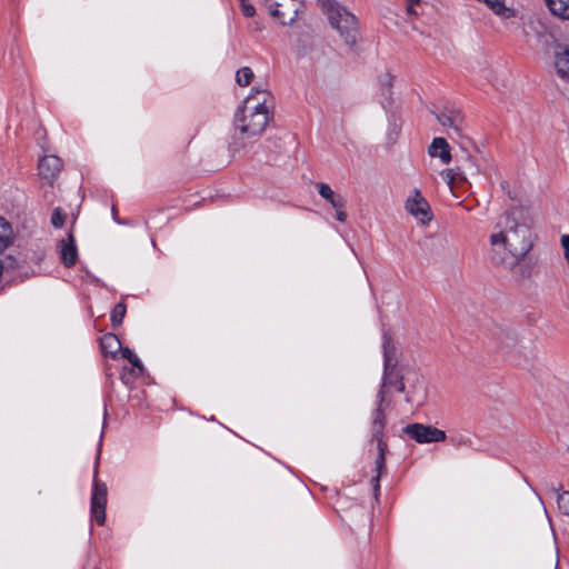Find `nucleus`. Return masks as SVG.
I'll list each match as a JSON object with an SVG mask.
<instances>
[{
    "instance_id": "nucleus-1",
    "label": "nucleus",
    "mask_w": 569,
    "mask_h": 569,
    "mask_svg": "<svg viewBox=\"0 0 569 569\" xmlns=\"http://www.w3.org/2000/svg\"><path fill=\"white\" fill-rule=\"evenodd\" d=\"M272 100L267 90L253 88L236 110L229 151L233 156L247 154L271 120Z\"/></svg>"
},
{
    "instance_id": "nucleus-2",
    "label": "nucleus",
    "mask_w": 569,
    "mask_h": 569,
    "mask_svg": "<svg viewBox=\"0 0 569 569\" xmlns=\"http://www.w3.org/2000/svg\"><path fill=\"white\" fill-rule=\"evenodd\" d=\"M531 249L530 230L510 213L502 214L490 234V254L495 263L516 267Z\"/></svg>"
},
{
    "instance_id": "nucleus-3",
    "label": "nucleus",
    "mask_w": 569,
    "mask_h": 569,
    "mask_svg": "<svg viewBox=\"0 0 569 569\" xmlns=\"http://www.w3.org/2000/svg\"><path fill=\"white\" fill-rule=\"evenodd\" d=\"M330 26L347 44H353L358 34L356 17L336 0H318Z\"/></svg>"
},
{
    "instance_id": "nucleus-4",
    "label": "nucleus",
    "mask_w": 569,
    "mask_h": 569,
    "mask_svg": "<svg viewBox=\"0 0 569 569\" xmlns=\"http://www.w3.org/2000/svg\"><path fill=\"white\" fill-rule=\"evenodd\" d=\"M270 14L281 24L288 26L296 21L301 8L300 0H263Z\"/></svg>"
},
{
    "instance_id": "nucleus-5",
    "label": "nucleus",
    "mask_w": 569,
    "mask_h": 569,
    "mask_svg": "<svg viewBox=\"0 0 569 569\" xmlns=\"http://www.w3.org/2000/svg\"><path fill=\"white\" fill-rule=\"evenodd\" d=\"M98 466L94 468L93 488L91 493V517L98 525L106 521L107 486L97 479Z\"/></svg>"
},
{
    "instance_id": "nucleus-6",
    "label": "nucleus",
    "mask_w": 569,
    "mask_h": 569,
    "mask_svg": "<svg viewBox=\"0 0 569 569\" xmlns=\"http://www.w3.org/2000/svg\"><path fill=\"white\" fill-rule=\"evenodd\" d=\"M406 432L419 443L440 442L446 439V432L443 430L421 423L407 426Z\"/></svg>"
},
{
    "instance_id": "nucleus-7",
    "label": "nucleus",
    "mask_w": 569,
    "mask_h": 569,
    "mask_svg": "<svg viewBox=\"0 0 569 569\" xmlns=\"http://www.w3.org/2000/svg\"><path fill=\"white\" fill-rule=\"evenodd\" d=\"M383 356H385V372H383V385H395L398 391H405V385L398 379V375L395 373V348L391 340L387 337L383 339Z\"/></svg>"
},
{
    "instance_id": "nucleus-8",
    "label": "nucleus",
    "mask_w": 569,
    "mask_h": 569,
    "mask_svg": "<svg viewBox=\"0 0 569 569\" xmlns=\"http://www.w3.org/2000/svg\"><path fill=\"white\" fill-rule=\"evenodd\" d=\"M406 210L422 223L432 219L429 203L418 189H415L412 196L406 201Z\"/></svg>"
},
{
    "instance_id": "nucleus-9",
    "label": "nucleus",
    "mask_w": 569,
    "mask_h": 569,
    "mask_svg": "<svg viewBox=\"0 0 569 569\" xmlns=\"http://www.w3.org/2000/svg\"><path fill=\"white\" fill-rule=\"evenodd\" d=\"M62 168V162L57 156H44L39 160L38 169L42 179L52 183Z\"/></svg>"
},
{
    "instance_id": "nucleus-10",
    "label": "nucleus",
    "mask_w": 569,
    "mask_h": 569,
    "mask_svg": "<svg viewBox=\"0 0 569 569\" xmlns=\"http://www.w3.org/2000/svg\"><path fill=\"white\" fill-rule=\"evenodd\" d=\"M428 154L438 158L442 164H449L452 160L451 149L445 138H433L428 147Z\"/></svg>"
},
{
    "instance_id": "nucleus-11",
    "label": "nucleus",
    "mask_w": 569,
    "mask_h": 569,
    "mask_svg": "<svg viewBox=\"0 0 569 569\" xmlns=\"http://www.w3.org/2000/svg\"><path fill=\"white\" fill-rule=\"evenodd\" d=\"M60 258L66 267H71L76 263L78 258V249L74 242V237L70 232L66 240L60 242Z\"/></svg>"
},
{
    "instance_id": "nucleus-12",
    "label": "nucleus",
    "mask_w": 569,
    "mask_h": 569,
    "mask_svg": "<svg viewBox=\"0 0 569 569\" xmlns=\"http://www.w3.org/2000/svg\"><path fill=\"white\" fill-rule=\"evenodd\" d=\"M555 69L557 76L569 84V47H561L555 56Z\"/></svg>"
},
{
    "instance_id": "nucleus-13",
    "label": "nucleus",
    "mask_w": 569,
    "mask_h": 569,
    "mask_svg": "<svg viewBox=\"0 0 569 569\" xmlns=\"http://www.w3.org/2000/svg\"><path fill=\"white\" fill-rule=\"evenodd\" d=\"M436 117L441 126L452 128L457 131L462 123V116L460 111L456 109H446L437 113Z\"/></svg>"
},
{
    "instance_id": "nucleus-14",
    "label": "nucleus",
    "mask_w": 569,
    "mask_h": 569,
    "mask_svg": "<svg viewBox=\"0 0 569 569\" xmlns=\"http://www.w3.org/2000/svg\"><path fill=\"white\" fill-rule=\"evenodd\" d=\"M100 346L102 351L112 358H117L118 353L123 349L120 340L113 333L104 335L100 340Z\"/></svg>"
},
{
    "instance_id": "nucleus-15",
    "label": "nucleus",
    "mask_w": 569,
    "mask_h": 569,
    "mask_svg": "<svg viewBox=\"0 0 569 569\" xmlns=\"http://www.w3.org/2000/svg\"><path fill=\"white\" fill-rule=\"evenodd\" d=\"M318 192L323 199L330 202L333 209H343L346 200L340 194L335 193L329 184L319 183Z\"/></svg>"
},
{
    "instance_id": "nucleus-16",
    "label": "nucleus",
    "mask_w": 569,
    "mask_h": 569,
    "mask_svg": "<svg viewBox=\"0 0 569 569\" xmlns=\"http://www.w3.org/2000/svg\"><path fill=\"white\" fill-rule=\"evenodd\" d=\"M549 11L563 20H569V0H545Z\"/></svg>"
},
{
    "instance_id": "nucleus-17",
    "label": "nucleus",
    "mask_w": 569,
    "mask_h": 569,
    "mask_svg": "<svg viewBox=\"0 0 569 569\" xmlns=\"http://www.w3.org/2000/svg\"><path fill=\"white\" fill-rule=\"evenodd\" d=\"M13 232L10 223L0 217V252L7 249L12 242Z\"/></svg>"
},
{
    "instance_id": "nucleus-18",
    "label": "nucleus",
    "mask_w": 569,
    "mask_h": 569,
    "mask_svg": "<svg viewBox=\"0 0 569 569\" xmlns=\"http://www.w3.org/2000/svg\"><path fill=\"white\" fill-rule=\"evenodd\" d=\"M439 174L449 187H452L456 181L463 179L459 168L445 169L441 170Z\"/></svg>"
},
{
    "instance_id": "nucleus-19",
    "label": "nucleus",
    "mask_w": 569,
    "mask_h": 569,
    "mask_svg": "<svg viewBox=\"0 0 569 569\" xmlns=\"http://www.w3.org/2000/svg\"><path fill=\"white\" fill-rule=\"evenodd\" d=\"M253 78V71L249 67H242L236 73V81L239 86H249Z\"/></svg>"
},
{
    "instance_id": "nucleus-20",
    "label": "nucleus",
    "mask_w": 569,
    "mask_h": 569,
    "mask_svg": "<svg viewBox=\"0 0 569 569\" xmlns=\"http://www.w3.org/2000/svg\"><path fill=\"white\" fill-rule=\"evenodd\" d=\"M395 80V74L389 70H385L378 76V83L385 91H389L392 88Z\"/></svg>"
},
{
    "instance_id": "nucleus-21",
    "label": "nucleus",
    "mask_w": 569,
    "mask_h": 569,
    "mask_svg": "<svg viewBox=\"0 0 569 569\" xmlns=\"http://www.w3.org/2000/svg\"><path fill=\"white\" fill-rule=\"evenodd\" d=\"M386 448H387V445L382 440L379 439L378 440L379 456L376 460V468L378 470V475H380L383 469ZM378 478H379V476H377V478L375 479V481H376L375 489L376 490H378V487H379Z\"/></svg>"
},
{
    "instance_id": "nucleus-22",
    "label": "nucleus",
    "mask_w": 569,
    "mask_h": 569,
    "mask_svg": "<svg viewBox=\"0 0 569 569\" xmlns=\"http://www.w3.org/2000/svg\"><path fill=\"white\" fill-rule=\"evenodd\" d=\"M126 315V305L119 302L111 312V322L114 327L120 326Z\"/></svg>"
},
{
    "instance_id": "nucleus-23",
    "label": "nucleus",
    "mask_w": 569,
    "mask_h": 569,
    "mask_svg": "<svg viewBox=\"0 0 569 569\" xmlns=\"http://www.w3.org/2000/svg\"><path fill=\"white\" fill-rule=\"evenodd\" d=\"M121 353H122V357L128 359L130 361V363L136 369H138L140 372H142V370H143L142 362L129 348H123Z\"/></svg>"
},
{
    "instance_id": "nucleus-24",
    "label": "nucleus",
    "mask_w": 569,
    "mask_h": 569,
    "mask_svg": "<svg viewBox=\"0 0 569 569\" xmlns=\"http://www.w3.org/2000/svg\"><path fill=\"white\" fill-rule=\"evenodd\" d=\"M558 507L559 509L569 515V491H563L558 496Z\"/></svg>"
},
{
    "instance_id": "nucleus-25",
    "label": "nucleus",
    "mask_w": 569,
    "mask_h": 569,
    "mask_svg": "<svg viewBox=\"0 0 569 569\" xmlns=\"http://www.w3.org/2000/svg\"><path fill=\"white\" fill-rule=\"evenodd\" d=\"M51 223L56 228H61L64 223V214L62 213L60 208H56L51 216Z\"/></svg>"
},
{
    "instance_id": "nucleus-26",
    "label": "nucleus",
    "mask_w": 569,
    "mask_h": 569,
    "mask_svg": "<svg viewBox=\"0 0 569 569\" xmlns=\"http://www.w3.org/2000/svg\"><path fill=\"white\" fill-rule=\"evenodd\" d=\"M383 428V413L380 409L376 411V417L373 420V431L379 433Z\"/></svg>"
},
{
    "instance_id": "nucleus-27",
    "label": "nucleus",
    "mask_w": 569,
    "mask_h": 569,
    "mask_svg": "<svg viewBox=\"0 0 569 569\" xmlns=\"http://www.w3.org/2000/svg\"><path fill=\"white\" fill-rule=\"evenodd\" d=\"M240 7L243 16L253 17L256 13L254 7L248 0H240Z\"/></svg>"
},
{
    "instance_id": "nucleus-28",
    "label": "nucleus",
    "mask_w": 569,
    "mask_h": 569,
    "mask_svg": "<svg viewBox=\"0 0 569 569\" xmlns=\"http://www.w3.org/2000/svg\"><path fill=\"white\" fill-rule=\"evenodd\" d=\"M455 446H471L472 440L470 437L459 436L451 439Z\"/></svg>"
},
{
    "instance_id": "nucleus-29",
    "label": "nucleus",
    "mask_w": 569,
    "mask_h": 569,
    "mask_svg": "<svg viewBox=\"0 0 569 569\" xmlns=\"http://www.w3.org/2000/svg\"><path fill=\"white\" fill-rule=\"evenodd\" d=\"M420 7V3H410L406 4V13L410 18H416L419 16L418 8Z\"/></svg>"
},
{
    "instance_id": "nucleus-30",
    "label": "nucleus",
    "mask_w": 569,
    "mask_h": 569,
    "mask_svg": "<svg viewBox=\"0 0 569 569\" xmlns=\"http://www.w3.org/2000/svg\"><path fill=\"white\" fill-rule=\"evenodd\" d=\"M561 246H562L563 251H565V257H566V259L568 260V263H569V234H563L561 237Z\"/></svg>"
},
{
    "instance_id": "nucleus-31",
    "label": "nucleus",
    "mask_w": 569,
    "mask_h": 569,
    "mask_svg": "<svg viewBox=\"0 0 569 569\" xmlns=\"http://www.w3.org/2000/svg\"><path fill=\"white\" fill-rule=\"evenodd\" d=\"M336 210V217L340 222L346 221L347 214L342 209H335Z\"/></svg>"
},
{
    "instance_id": "nucleus-32",
    "label": "nucleus",
    "mask_w": 569,
    "mask_h": 569,
    "mask_svg": "<svg viewBox=\"0 0 569 569\" xmlns=\"http://www.w3.org/2000/svg\"><path fill=\"white\" fill-rule=\"evenodd\" d=\"M467 161L470 163L471 173H477L479 171L478 167L472 162V160L468 157Z\"/></svg>"
},
{
    "instance_id": "nucleus-33",
    "label": "nucleus",
    "mask_w": 569,
    "mask_h": 569,
    "mask_svg": "<svg viewBox=\"0 0 569 569\" xmlns=\"http://www.w3.org/2000/svg\"><path fill=\"white\" fill-rule=\"evenodd\" d=\"M420 3V0H406V4Z\"/></svg>"
}]
</instances>
